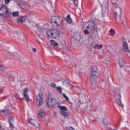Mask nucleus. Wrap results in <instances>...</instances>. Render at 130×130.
<instances>
[{"instance_id":"obj_1","label":"nucleus","mask_w":130,"mask_h":130,"mask_svg":"<svg viewBox=\"0 0 130 130\" xmlns=\"http://www.w3.org/2000/svg\"><path fill=\"white\" fill-rule=\"evenodd\" d=\"M83 25L84 28L89 29L90 32H93L94 30L97 29V25H96V24H95L93 21H89L84 23Z\"/></svg>"},{"instance_id":"obj_2","label":"nucleus","mask_w":130,"mask_h":130,"mask_svg":"<svg viewBox=\"0 0 130 130\" xmlns=\"http://www.w3.org/2000/svg\"><path fill=\"white\" fill-rule=\"evenodd\" d=\"M51 22L52 25H54L56 27H59V26H61L62 20L58 17V16H52Z\"/></svg>"},{"instance_id":"obj_3","label":"nucleus","mask_w":130,"mask_h":130,"mask_svg":"<svg viewBox=\"0 0 130 130\" xmlns=\"http://www.w3.org/2000/svg\"><path fill=\"white\" fill-rule=\"evenodd\" d=\"M3 15H7L9 17L12 15V12H11V11L7 6H2L0 8V16H3Z\"/></svg>"},{"instance_id":"obj_4","label":"nucleus","mask_w":130,"mask_h":130,"mask_svg":"<svg viewBox=\"0 0 130 130\" xmlns=\"http://www.w3.org/2000/svg\"><path fill=\"white\" fill-rule=\"evenodd\" d=\"M36 105L39 107L42 106L43 102L44 101V99L43 98V94L42 93H39L36 96Z\"/></svg>"},{"instance_id":"obj_5","label":"nucleus","mask_w":130,"mask_h":130,"mask_svg":"<svg viewBox=\"0 0 130 130\" xmlns=\"http://www.w3.org/2000/svg\"><path fill=\"white\" fill-rule=\"evenodd\" d=\"M46 103L48 107H54L55 104H56V101L53 98H49L47 100Z\"/></svg>"},{"instance_id":"obj_6","label":"nucleus","mask_w":130,"mask_h":130,"mask_svg":"<svg viewBox=\"0 0 130 130\" xmlns=\"http://www.w3.org/2000/svg\"><path fill=\"white\" fill-rule=\"evenodd\" d=\"M122 15V9L121 8H119L117 12H114V16L115 19H118L119 20H121L120 16Z\"/></svg>"},{"instance_id":"obj_7","label":"nucleus","mask_w":130,"mask_h":130,"mask_svg":"<svg viewBox=\"0 0 130 130\" xmlns=\"http://www.w3.org/2000/svg\"><path fill=\"white\" fill-rule=\"evenodd\" d=\"M96 79H97V77H96V74H91L89 79L90 85H93L96 84Z\"/></svg>"},{"instance_id":"obj_8","label":"nucleus","mask_w":130,"mask_h":130,"mask_svg":"<svg viewBox=\"0 0 130 130\" xmlns=\"http://www.w3.org/2000/svg\"><path fill=\"white\" fill-rule=\"evenodd\" d=\"M28 92V88H25L23 90V97L24 99L26 100V101H29L30 100V98H29V94L27 93Z\"/></svg>"},{"instance_id":"obj_9","label":"nucleus","mask_w":130,"mask_h":130,"mask_svg":"<svg viewBox=\"0 0 130 130\" xmlns=\"http://www.w3.org/2000/svg\"><path fill=\"white\" fill-rule=\"evenodd\" d=\"M59 31L56 30H53V36L52 38L55 39V38H57V37H59L60 35Z\"/></svg>"},{"instance_id":"obj_10","label":"nucleus","mask_w":130,"mask_h":130,"mask_svg":"<svg viewBox=\"0 0 130 130\" xmlns=\"http://www.w3.org/2000/svg\"><path fill=\"white\" fill-rule=\"evenodd\" d=\"M123 50L125 52H128V46L126 42H124L123 43Z\"/></svg>"},{"instance_id":"obj_11","label":"nucleus","mask_w":130,"mask_h":130,"mask_svg":"<svg viewBox=\"0 0 130 130\" xmlns=\"http://www.w3.org/2000/svg\"><path fill=\"white\" fill-rule=\"evenodd\" d=\"M98 72L97 69V66H92L91 67V74L93 75H96V73Z\"/></svg>"},{"instance_id":"obj_12","label":"nucleus","mask_w":130,"mask_h":130,"mask_svg":"<svg viewBox=\"0 0 130 130\" xmlns=\"http://www.w3.org/2000/svg\"><path fill=\"white\" fill-rule=\"evenodd\" d=\"M47 35L50 38H52L53 34V29H49L47 31Z\"/></svg>"},{"instance_id":"obj_13","label":"nucleus","mask_w":130,"mask_h":130,"mask_svg":"<svg viewBox=\"0 0 130 130\" xmlns=\"http://www.w3.org/2000/svg\"><path fill=\"white\" fill-rule=\"evenodd\" d=\"M73 37L75 40H77L78 41L81 40V35L79 34H75L73 36Z\"/></svg>"},{"instance_id":"obj_14","label":"nucleus","mask_w":130,"mask_h":130,"mask_svg":"<svg viewBox=\"0 0 130 130\" xmlns=\"http://www.w3.org/2000/svg\"><path fill=\"white\" fill-rule=\"evenodd\" d=\"M0 73H6V68L4 67V65L0 61Z\"/></svg>"},{"instance_id":"obj_15","label":"nucleus","mask_w":130,"mask_h":130,"mask_svg":"<svg viewBox=\"0 0 130 130\" xmlns=\"http://www.w3.org/2000/svg\"><path fill=\"white\" fill-rule=\"evenodd\" d=\"M45 116V112L44 111H40L38 114L39 118H43Z\"/></svg>"},{"instance_id":"obj_16","label":"nucleus","mask_w":130,"mask_h":130,"mask_svg":"<svg viewBox=\"0 0 130 130\" xmlns=\"http://www.w3.org/2000/svg\"><path fill=\"white\" fill-rule=\"evenodd\" d=\"M17 21L18 22V24H22V23H24V22H25V18L23 16L19 17L17 19Z\"/></svg>"},{"instance_id":"obj_17","label":"nucleus","mask_w":130,"mask_h":130,"mask_svg":"<svg viewBox=\"0 0 130 130\" xmlns=\"http://www.w3.org/2000/svg\"><path fill=\"white\" fill-rule=\"evenodd\" d=\"M103 47V46L102 45H99V44H95L93 46V48L94 49H101Z\"/></svg>"},{"instance_id":"obj_18","label":"nucleus","mask_w":130,"mask_h":130,"mask_svg":"<svg viewBox=\"0 0 130 130\" xmlns=\"http://www.w3.org/2000/svg\"><path fill=\"white\" fill-rule=\"evenodd\" d=\"M116 103L117 104H118V105H119V106H121V107H122V106H123L122 103H121V99L120 98L116 99Z\"/></svg>"},{"instance_id":"obj_19","label":"nucleus","mask_w":130,"mask_h":130,"mask_svg":"<svg viewBox=\"0 0 130 130\" xmlns=\"http://www.w3.org/2000/svg\"><path fill=\"white\" fill-rule=\"evenodd\" d=\"M65 20L68 24H71L72 23V18H71L70 15H68L65 18Z\"/></svg>"},{"instance_id":"obj_20","label":"nucleus","mask_w":130,"mask_h":130,"mask_svg":"<svg viewBox=\"0 0 130 130\" xmlns=\"http://www.w3.org/2000/svg\"><path fill=\"white\" fill-rule=\"evenodd\" d=\"M60 113L61 115L63 116H68V115L69 114V113H68V111H61L60 112Z\"/></svg>"},{"instance_id":"obj_21","label":"nucleus","mask_w":130,"mask_h":130,"mask_svg":"<svg viewBox=\"0 0 130 130\" xmlns=\"http://www.w3.org/2000/svg\"><path fill=\"white\" fill-rule=\"evenodd\" d=\"M124 64V61H123V59L122 58H120L119 60V65L120 67H122Z\"/></svg>"},{"instance_id":"obj_22","label":"nucleus","mask_w":130,"mask_h":130,"mask_svg":"<svg viewBox=\"0 0 130 130\" xmlns=\"http://www.w3.org/2000/svg\"><path fill=\"white\" fill-rule=\"evenodd\" d=\"M50 43L51 45H53V46H55V47L58 46V44L55 42V41H54V40H51Z\"/></svg>"},{"instance_id":"obj_23","label":"nucleus","mask_w":130,"mask_h":130,"mask_svg":"<svg viewBox=\"0 0 130 130\" xmlns=\"http://www.w3.org/2000/svg\"><path fill=\"white\" fill-rule=\"evenodd\" d=\"M87 27H84V24H83V26H82V30H83L85 34H89V30H87Z\"/></svg>"},{"instance_id":"obj_24","label":"nucleus","mask_w":130,"mask_h":130,"mask_svg":"<svg viewBox=\"0 0 130 130\" xmlns=\"http://www.w3.org/2000/svg\"><path fill=\"white\" fill-rule=\"evenodd\" d=\"M115 30H114V29L111 28L110 30V34L111 36H114V35H115Z\"/></svg>"},{"instance_id":"obj_25","label":"nucleus","mask_w":130,"mask_h":130,"mask_svg":"<svg viewBox=\"0 0 130 130\" xmlns=\"http://www.w3.org/2000/svg\"><path fill=\"white\" fill-rule=\"evenodd\" d=\"M59 109H60V110H61V111H68V109L67 108V107H64V106H60V108H59Z\"/></svg>"},{"instance_id":"obj_26","label":"nucleus","mask_w":130,"mask_h":130,"mask_svg":"<svg viewBox=\"0 0 130 130\" xmlns=\"http://www.w3.org/2000/svg\"><path fill=\"white\" fill-rule=\"evenodd\" d=\"M103 121L105 126H107V125H109V124L107 123V120L106 119H103Z\"/></svg>"},{"instance_id":"obj_27","label":"nucleus","mask_w":130,"mask_h":130,"mask_svg":"<svg viewBox=\"0 0 130 130\" xmlns=\"http://www.w3.org/2000/svg\"><path fill=\"white\" fill-rule=\"evenodd\" d=\"M12 16L13 17H18L19 16V12L16 11L12 13Z\"/></svg>"},{"instance_id":"obj_28","label":"nucleus","mask_w":130,"mask_h":130,"mask_svg":"<svg viewBox=\"0 0 130 130\" xmlns=\"http://www.w3.org/2000/svg\"><path fill=\"white\" fill-rule=\"evenodd\" d=\"M56 89L57 91L60 93V94H61L62 93V89L60 87H57Z\"/></svg>"},{"instance_id":"obj_29","label":"nucleus","mask_w":130,"mask_h":130,"mask_svg":"<svg viewBox=\"0 0 130 130\" xmlns=\"http://www.w3.org/2000/svg\"><path fill=\"white\" fill-rule=\"evenodd\" d=\"M66 86L68 89H72V88H73V85L70 84V83H67Z\"/></svg>"},{"instance_id":"obj_30","label":"nucleus","mask_w":130,"mask_h":130,"mask_svg":"<svg viewBox=\"0 0 130 130\" xmlns=\"http://www.w3.org/2000/svg\"><path fill=\"white\" fill-rule=\"evenodd\" d=\"M9 122L13 123L14 122V117L11 116L10 118L8 119Z\"/></svg>"},{"instance_id":"obj_31","label":"nucleus","mask_w":130,"mask_h":130,"mask_svg":"<svg viewBox=\"0 0 130 130\" xmlns=\"http://www.w3.org/2000/svg\"><path fill=\"white\" fill-rule=\"evenodd\" d=\"M39 3L40 4H45V3H47V0H39Z\"/></svg>"},{"instance_id":"obj_32","label":"nucleus","mask_w":130,"mask_h":130,"mask_svg":"<svg viewBox=\"0 0 130 130\" xmlns=\"http://www.w3.org/2000/svg\"><path fill=\"white\" fill-rule=\"evenodd\" d=\"M63 97L64 98H65V99L67 101H69V98L68 97V96H67V95L66 94V93H63Z\"/></svg>"},{"instance_id":"obj_33","label":"nucleus","mask_w":130,"mask_h":130,"mask_svg":"<svg viewBox=\"0 0 130 130\" xmlns=\"http://www.w3.org/2000/svg\"><path fill=\"white\" fill-rule=\"evenodd\" d=\"M1 112H2V113H8V112H9V110H2Z\"/></svg>"},{"instance_id":"obj_34","label":"nucleus","mask_w":130,"mask_h":130,"mask_svg":"<svg viewBox=\"0 0 130 130\" xmlns=\"http://www.w3.org/2000/svg\"><path fill=\"white\" fill-rule=\"evenodd\" d=\"M73 1H74V4L75 7H78V0H73Z\"/></svg>"},{"instance_id":"obj_35","label":"nucleus","mask_w":130,"mask_h":130,"mask_svg":"<svg viewBox=\"0 0 130 130\" xmlns=\"http://www.w3.org/2000/svg\"><path fill=\"white\" fill-rule=\"evenodd\" d=\"M51 87H52V88H55V87H56V84L54 83H52L51 84Z\"/></svg>"},{"instance_id":"obj_36","label":"nucleus","mask_w":130,"mask_h":130,"mask_svg":"<svg viewBox=\"0 0 130 130\" xmlns=\"http://www.w3.org/2000/svg\"><path fill=\"white\" fill-rule=\"evenodd\" d=\"M10 124V127H11V128H14L15 127L14 126V125H13V123L12 122H9Z\"/></svg>"},{"instance_id":"obj_37","label":"nucleus","mask_w":130,"mask_h":130,"mask_svg":"<svg viewBox=\"0 0 130 130\" xmlns=\"http://www.w3.org/2000/svg\"><path fill=\"white\" fill-rule=\"evenodd\" d=\"M10 0H5V3L6 5H9V4H10Z\"/></svg>"},{"instance_id":"obj_38","label":"nucleus","mask_w":130,"mask_h":130,"mask_svg":"<svg viewBox=\"0 0 130 130\" xmlns=\"http://www.w3.org/2000/svg\"><path fill=\"white\" fill-rule=\"evenodd\" d=\"M113 5V7L115 8L116 9V8H117V5H116V4L115 3H112Z\"/></svg>"},{"instance_id":"obj_39","label":"nucleus","mask_w":130,"mask_h":130,"mask_svg":"<svg viewBox=\"0 0 130 130\" xmlns=\"http://www.w3.org/2000/svg\"><path fill=\"white\" fill-rule=\"evenodd\" d=\"M56 105H57V107H58L59 109L60 107L61 106H60V104H59V102H57V103H56Z\"/></svg>"},{"instance_id":"obj_40","label":"nucleus","mask_w":130,"mask_h":130,"mask_svg":"<svg viewBox=\"0 0 130 130\" xmlns=\"http://www.w3.org/2000/svg\"><path fill=\"white\" fill-rule=\"evenodd\" d=\"M29 122V123H30V124H32V125H34V123H32V121L30 120Z\"/></svg>"},{"instance_id":"obj_41","label":"nucleus","mask_w":130,"mask_h":130,"mask_svg":"<svg viewBox=\"0 0 130 130\" xmlns=\"http://www.w3.org/2000/svg\"><path fill=\"white\" fill-rule=\"evenodd\" d=\"M32 50H33V51H34V52H36V49L32 48Z\"/></svg>"},{"instance_id":"obj_42","label":"nucleus","mask_w":130,"mask_h":130,"mask_svg":"<svg viewBox=\"0 0 130 130\" xmlns=\"http://www.w3.org/2000/svg\"><path fill=\"white\" fill-rule=\"evenodd\" d=\"M3 85V82L0 83V89L2 88V85Z\"/></svg>"},{"instance_id":"obj_43","label":"nucleus","mask_w":130,"mask_h":130,"mask_svg":"<svg viewBox=\"0 0 130 130\" xmlns=\"http://www.w3.org/2000/svg\"><path fill=\"white\" fill-rule=\"evenodd\" d=\"M16 98H17L18 99H21L18 96V95H15Z\"/></svg>"},{"instance_id":"obj_44","label":"nucleus","mask_w":130,"mask_h":130,"mask_svg":"<svg viewBox=\"0 0 130 130\" xmlns=\"http://www.w3.org/2000/svg\"><path fill=\"white\" fill-rule=\"evenodd\" d=\"M37 42L38 43L40 44V41H39V40H37Z\"/></svg>"},{"instance_id":"obj_45","label":"nucleus","mask_w":130,"mask_h":130,"mask_svg":"<svg viewBox=\"0 0 130 130\" xmlns=\"http://www.w3.org/2000/svg\"><path fill=\"white\" fill-rule=\"evenodd\" d=\"M2 129V124H0V130Z\"/></svg>"},{"instance_id":"obj_46","label":"nucleus","mask_w":130,"mask_h":130,"mask_svg":"<svg viewBox=\"0 0 130 130\" xmlns=\"http://www.w3.org/2000/svg\"><path fill=\"white\" fill-rule=\"evenodd\" d=\"M14 54H16V53H11V55H14Z\"/></svg>"},{"instance_id":"obj_47","label":"nucleus","mask_w":130,"mask_h":130,"mask_svg":"<svg viewBox=\"0 0 130 130\" xmlns=\"http://www.w3.org/2000/svg\"><path fill=\"white\" fill-rule=\"evenodd\" d=\"M2 130H5V129H4V128H2Z\"/></svg>"},{"instance_id":"obj_48","label":"nucleus","mask_w":130,"mask_h":130,"mask_svg":"<svg viewBox=\"0 0 130 130\" xmlns=\"http://www.w3.org/2000/svg\"><path fill=\"white\" fill-rule=\"evenodd\" d=\"M115 99H116V96H115Z\"/></svg>"},{"instance_id":"obj_49","label":"nucleus","mask_w":130,"mask_h":130,"mask_svg":"<svg viewBox=\"0 0 130 130\" xmlns=\"http://www.w3.org/2000/svg\"><path fill=\"white\" fill-rule=\"evenodd\" d=\"M113 130H116V129H113Z\"/></svg>"}]
</instances>
